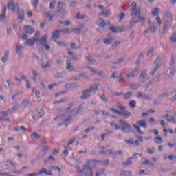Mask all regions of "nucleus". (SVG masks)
Masks as SVG:
<instances>
[{"instance_id": "nucleus-28", "label": "nucleus", "mask_w": 176, "mask_h": 176, "mask_svg": "<svg viewBox=\"0 0 176 176\" xmlns=\"http://www.w3.org/2000/svg\"><path fill=\"white\" fill-rule=\"evenodd\" d=\"M110 111H111L113 115H117V116H120L123 115L122 112H120V111L116 110V109H114V108H111V109H110Z\"/></svg>"}, {"instance_id": "nucleus-11", "label": "nucleus", "mask_w": 176, "mask_h": 176, "mask_svg": "<svg viewBox=\"0 0 176 176\" xmlns=\"http://www.w3.org/2000/svg\"><path fill=\"white\" fill-rule=\"evenodd\" d=\"M16 53L17 54V56L20 58L24 56V51L23 50V47L19 44L16 45Z\"/></svg>"}, {"instance_id": "nucleus-4", "label": "nucleus", "mask_w": 176, "mask_h": 176, "mask_svg": "<svg viewBox=\"0 0 176 176\" xmlns=\"http://www.w3.org/2000/svg\"><path fill=\"white\" fill-rule=\"evenodd\" d=\"M7 8L9 11L13 13H17L20 11L19 6L18 3H16L14 0H8L7 2Z\"/></svg>"}, {"instance_id": "nucleus-14", "label": "nucleus", "mask_w": 176, "mask_h": 176, "mask_svg": "<svg viewBox=\"0 0 176 176\" xmlns=\"http://www.w3.org/2000/svg\"><path fill=\"white\" fill-rule=\"evenodd\" d=\"M110 30L113 33H120V32H123L124 30V28L122 27L112 26L110 28Z\"/></svg>"}, {"instance_id": "nucleus-15", "label": "nucleus", "mask_w": 176, "mask_h": 176, "mask_svg": "<svg viewBox=\"0 0 176 176\" xmlns=\"http://www.w3.org/2000/svg\"><path fill=\"white\" fill-rule=\"evenodd\" d=\"M139 74V69L138 68H135L132 73L129 74H126V78H134L135 76H137Z\"/></svg>"}, {"instance_id": "nucleus-53", "label": "nucleus", "mask_w": 176, "mask_h": 176, "mask_svg": "<svg viewBox=\"0 0 176 176\" xmlns=\"http://www.w3.org/2000/svg\"><path fill=\"white\" fill-rule=\"evenodd\" d=\"M122 175L125 176H131L132 175V172L131 171H124L122 173Z\"/></svg>"}, {"instance_id": "nucleus-44", "label": "nucleus", "mask_w": 176, "mask_h": 176, "mask_svg": "<svg viewBox=\"0 0 176 176\" xmlns=\"http://www.w3.org/2000/svg\"><path fill=\"white\" fill-rule=\"evenodd\" d=\"M137 105V102H135V100H131L129 102V107L134 109Z\"/></svg>"}, {"instance_id": "nucleus-47", "label": "nucleus", "mask_w": 176, "mask_h": 176, "mask_svg": "<svg viewBox=\"0 0 176 176\" xmlns=\"http://www.w3.org/2000/svg\"><path fill=\"white\" fill-rule=\"evenodd\" d=\"M170 41L173 43H176V32H174L173 36L170 37Z\"/></svg>"}, {"instance_id": "nucleus-17", "label": "nucleus", "mask_w": 176, "mask_h": 176, "mask_svg": "<svg viewBox=\"0 0 176 176\" xmlns=\"http://www.w3.org/2000/svg\"><path fill=\"white\" fill-rule=\"evenodd\" d=\"M163 21L166 23H170L172 21V15L170 13H166V14L164 15Z\"/></svg>"}, {"instance_id": "nucleus-23", "label": "nucleus", "mask_w": 176, "mask_h": 176, "mask_svg": "<svg viewBox=\"0 0 176 176\" xmlns=\"http://www.w3.org/2000/svg\"><path fill=\"white\" fill-rule=\"evenodd\" d=\"M97 25L99 28H104L107 25V22H105L102 19H99L97 21Z\"/></svg>"}, {"instance_id": "nucleus-59", "label": "nucleus", "mask_w": 176, "mask_h": 176, "mask_svg": "<svg viewBox=\"0 0 176 176\" xmlns=\"http://www.w3.org/2000/svg\"><path fill=\"white\" fill-rule=\"evenodd\" d=\"M6 31H7V34L8 36H10L11 32H12L11 26H7Z\"/></svg>"}, {"instance_id": "nucleus-37", "label": "nucleus", "mask_w": 176, "mask_h": 176, "mask_svg": "<svg viewBox=\"0 0 176 176\" xmlns=\"http://www.w3.org/2000/svg\"><path fill=\"white\" fill-rule=\"evenodd\" d=\"M154 142L158 144H161L163 143V140L161 137H157L155 139H154Z\"/></svg>"}, {"instance_id": "nucleus-45", "label": "nucleus", "mask_w": 176, "mask_h": 176, "mask_svg": "<svg viewBox=\"0 0 176 176\" xmlns=\"http://www.w3.org/2000/svg\"><path fill=\"white\" fill-rule=\"evenodd\" d=\"M80 47V45H77L75 43H73L71 44V48L72 50H78Z\"/></svg>"}, {"instance_id": "nucleus-30", "label": "nucleus", "mask_w": 176, "mask_h": 176, "mask_svg": "<svg viewBox=\"0 0 176 176\" xmlns=\"http://www.w3.org/2000/svg\"><path fill=\"white\" fill-rule=\"evenodd\" d=\"M76 18L78 19H85V21H89V18L87 15H80L79 13H77Z\"/></svg>"}, {"instance_id": "nucleus-12", "label": "nucleus", "mask_w": 176, "mask_h": 176, "mask_svg": "<svg viewBox=\"0 0 176 176\" xmlns=\"http://www.w3.org/2000/svg\"><path fill=\"white\" fill-rule=\"evenodd\" d=\"M17 13V20L19 23H23L25 21V12L24 11L20 10L19 11L16 12Z\"/></svg>"}, {"instance_id": "nucleus-31", "label": "nucleus", "mask_w": 176, "mask_h": 176, "mask_svg": "<svg viewBox=\"0 0 176 176\" xmlns=\"http://www.w3.org/2000/svg\"><path fill=\"white\" fill-rule=\"evenodd\" d=\"M66 88L69 89H74L78 87V85L76 83H67L65 85Z\"/></svg>"}, {"instance_id": "nucleus-2", "label": "nucleus", "mask_w": 176, "mask_h": 176, "mask_svg": "<svg viewBox=\"0 0 176 176\" xmlns=\"http://www.w3.org/2000/svg\"><path fill=\"white\" fill-rule=\"evenodd\" d=\"M119 123H120V125L121 126V127L113 122H111L110 126L113 129H115L116 131H118L121 129L123 133H131V126L126 121L120 120Z\"/></svg>"}, {"instance_id": "nucleus-63", "label": "nucleus", "mask_w": 176, "mask_h": 176, "mask_svg": "<svg viewBox=\"0 0 176 176\" xmlns=\"http://www.w3.org/2000/svg\"><path fill=\"white\" fill-rule=\"evenodd\" d=\"M8 7L6 6H3L2 8V14H6Z\"/></svg>"}, {"instance_id": "nucleus-19", "label": "nucleus", "mask_w": 176, "mask_h": 176, "mask_svg": "<svg viewBox=\"0 0 176 176\" xmlns=\"http://www.w3.org/2000/svg\"><path fill=\"white\" fill-rule=\"evenodd\" d=\"M85 62L87 64H89V65L95 64V60H94V58L91 55H89L88 56L86 57Z\"/></svg>"}, {"instance_id": "nucleus-39", "label": "nucleus", "mask_w": 176, "mask_h": 176, "mask_svg": "<svg viewBox=\"0 0 176 176\" xmlns=\"http://www.w3.org/2000/svg\"><path fill=\"white\" fill-rule=\"evenodd\" d=\"M124 16H125V13L122 12L119 14L118 16H117V19H118L119 22H120L124 19Z\"/></svg>"}, {"instance_id": "nucleus-60", "label": "nucleus", "mask_w": 176, "mask_h": 176, "mask_svg": "<svg viewBox=\"0 0 176 176\" xmlns=\"http://www.w3.org/2000/svg\"><path fill=\"white\" fill-rule=\"evenodd\" d=\"M142 156V155L140 153H135L134 155H133V159L135 160H138L139 158H140Z\"/></svg>"}, {"instance_id": "nucleus-50", "label": "nucleus", "mask_w": 176, "mask_h": 176, "mask_svg": "<svg viewBox=\"0 0 176 176\" xmlns=\"http://www.w3.org/2000/svg\"><path fill=\"white\" fill-rule=\"evenodd\" d=\"M56 43L59 47H63L65 45V42L64 41H56Z\"/></svg>"}, {"instance_id": "nucleus-58", "label": "nucleus", "mask_w": 176, "mask_h": 176, "mask_svg": "<svg viewBox=\"0 0 176 176\" xmlns=\"http://www.w3.org/2000/svg\"><path fill=\"white\" fill-rule=\"evenodd\" d=\"M34 16V14L32 11H28V12H26V16H28V18H32Z\"/></svg>"}, {"instance_id": "nucleus-25", "label": "nucleus", "mask_w": 176, "mask_h": 176, "mask_svg": "<svg viewBox=\"0 0 176 176\" xmlns=\"http://www.w3.org/2000/svg\"><path fill=\"white\" fill-rule=\"evenodd\" d=\"M66 63H67V69L68 71H74V67L72 65V60H66Z\"/></svg>"}, {"instance_id": "nucleus-24", "label": "nucleus", "mask_w": 176, "mask_h": 176, "mask_svg": "<svg viewBox=\"0 0 176 176\" xmlns=\"http://www.w3.org/2000/svg\"><path fill=\"white\" fill-rule=\"evenodd\" d=\"M10 52L7 51L6 54H4L3 56L1 58V60L3 63H6L8 59L9 58Z\"/></svg>"}, {"instance_id": "nucleus-13", "label": "nucleus", "mask_w": 176, "mask_h": 176, "mask_svg": "<svg viewBox=\"0 0 176 176\" xmlns=\"http://www.w3.org/2000/svg\"><path fill=\"white\" fill-rule=\"evenodd\" d=\"M23 32L25 34H32L34 33L35 30L32 26L25 25L23 26Z\"/></svg>"}, {"instance_id": "nucleus-35", "label": "nucleus", "mask_w": 176, "mask_h": 176, "mask_svg": "<svg viewBox=\"0 0 176 176\" xmlns=\"http://www.w3.org/2000/svg\"><path fill=\"white\" fill-rule=\"evenodd\" d=\"M60 32L63 34H71L72 31L69 28H67L65 29L60 30Z\"/></svg>"}, {"instance_id": "nucleus-38", "label": "nucleus", "mask_w": 176, "mask_h": 176, "mask_svg": "<svg viewBox=\"0 0 176 176\" xmlns=\"http://www.w3.org/2000/svg\"><path fill=\"white\" fill-rule=\"evenodd\" d=\"M159 12H160V9L158 8H155L152 10L151 14L153 16H157Z\"/></svg>"}, {"instance_id": "nucleus-10", "label": "nucleus", "mask_w": 176, "mask_h": 176, "mask_svg": "<svg viewBox=\"0 0 176 176\" xmlns=\"http://www.w3.org/2000/svg\"><path fill=\"white\" fill-rule=\"evenodd\" d=\"M53 168H54V166H50L49 168H47V169H41L39 172L38 174H46L47 175H50L52 176V170Z\"/></svg>"}, {"instance_id": "nucleus-16", "label": "nucleus", "mask_w": 176, "mask_h": 176, "mask_svg": "<svg viewBox=\"0 0 176 176\" xmlns=\"http://www.w3.org/2000/svg\"><path fill=\"white\" fill-rule=\"evenodd\" d=\"M87 69L90 71L93 74H97L98 76H102L103 75V72H98L96 69L91 67H87Z\"/></svg>"}, {"instance_id": "nucleus-57", "label": "nucleus", "mask_w": 176, "mask_h": 176, "mask_svg": "<svg viewBox=\"0 0 176 176\" xmlns=\"http://www.w3.org/2000/svg\"><path fill=\"white\" fill-rule=\"evenodd\" d=\"M23 130L24 132H25L27 131V129L23 127V126H21V127H19V128H14V131H19L21 130Z\"/></svg>"}, {"instance_id": "nucleus-41", "label": "nucleus", "mask_w": 176, "mask_h": 176, "mask_svg": "<svg viewBox=\"0 0 176 176\" xmlns=\"http://www.w3.org/2000/svg\"><path fill=\"white\" fill-rule=\"evenodd\" d=\"M140 87V85L138 83H132L130 85L131 89L135 90L138 89Z\"/></svg>"}, {"instance_id": "nucleus-49", "label": "nucleus", "mask_w": 176, "mask_h": 176, "mask_svg": "<svg viewBox=\"0 0 176 176\" xmlns=\"http://www.w3.org/2000/svg\"><path fill=\"white\" fill-rule=\"evenodd\" d=\"M131 96H132L131 92H128V93L124 94V98H125V99L131 98Z\"/></svg>"}, {"instance_id": "nucleus-8", "label": "nucleus", "mask_w": 176, "mask_h": 176, "mask_svg": "<svg viewBox=\"0 0 176 176\" xmlns=\"http://www.w3.org/2000/svg\"><path fill=\"white\" fill-rule=\"evenodd\" d=\"M77 171L78 174L85 175V176H92L93 171L92 169H90L88 166H85L82 170L77 168Z\"/></svg>"}, {"instance_id": "nucleus-62", "label": "nucleus", "mask_w": 176, "mask_h": 176, "mask_svg": "<svg viewBox=\"0 0 176 176\" xmlns=\"http://www.w3.org/2000/svg\"><path fill=\"white\" fill-rule=\"evenodd\" d=\"M32 74H33V76H34V78H33V80L34 82H36V77L38 76V73L36 71H33Z\"/></svg>"}, {"instance_id": "nucleus-29", "label": "nucleus", "mask_w": 176, "mask_h": 176, "mask_svg": "<svg viewBox=\"0 0 176 176\" xmlns=\"http://www.w3.org/2000/svg\"><path fill=\"white\" fill-rule=\"evenodd\" d=\"M111 15V11L109 10H105L104 12H102L99 14V16H108Z\"/></svg>"}, {"instance_id": "nucleus-18", "label": "nucleus", "mask_w": 176, "mask_h": 176, "mask_svg": "<svg viewBox=\"0 0 176 176\" xmlns=\"http://www.w3.org/2000/svg\"><path fill=\"white\" fill-rule=\"evenodd\" d=\"M41 67H43V69L45 71H47L51 68V65H50L49 61L45 60L43 62V63H41Z\"/></svg>"}, {"instance_id": "nucleus-64", "label": "nucleus", "mask_w": 176, "mask_h": 176, "mask_svg": "<svg viewBox=\"0 0 176 176\" xmlns=\"http://www.w3.org/2000/svg\"><path fill=\"white\" fill-rule=\"evenodd\" d=\"M155 122H156V121H155V119L153 118H151L149 119V124H152V125H153Z\"/></svg>"}, {"instance_id": "nucleus-51", "label": "nucleus", "mask_w": 176, "mask_h": 176, "mask_svg": "<svg viewBox=\"0 0 176 176\" xmlns=\"http://www.w3.org/2000/svg\"><path fill=\"white\" fill-rule=\"evenodd\" d=\"M56 6V1H52L50 3V9H55Z\"/></svg>"}, {"instance_id": "nucleus-40", "label": "nucleus", "mask_w": 176, "mask_h": 176, "mask_svg": "<svg viewBox=\"0 0 176 176\" xmlns=\"http://www.w3.org/2000/svg\"><path fill=\"white\" fill-rule=\"evenodd\" d=\"M175 73H176L175 69V68H171L170 69V72L168 74V78H172L174 76V75H175Z\"/></svg>"}, {"instance_id": "nucleus-27", "label": "nucleus", "mask_w": 176, "mask_h": 176, "mask_svg": "<svg viewBox=\"0 0 176 176\" xmlns=\"http://www.w3.org/2000/svg\"><path fill=\"white\" fill-rule=\"evenodd\" d=\"M85 28V25H80V27L78 28H75L73 31L74 32V33L77 34H79L81 33V31L82 30V28Z\"/></svg>"}, {"instance_id": "nucleus-43", "label": "nucleus", "mask_w": 176, "mask_h": 176, "mask_svg": "<svg viewBox=\"0 0 176 176\" xmlns=\"http://www.w3.org/2000/svg\"><path fill=\"white\" fill-rule=\"evenodd\" d=\"M124 142L128 144V145H133L134 140L133 138L127 139L125 140Z\"/></svg>"}, {"instance_id": "nucleus-21", "label": "nucleus", "mask_w": 176, "mask_h": 176, "mask_svg": "<svg viewBox=\"0 0 176 176\" xmlns=\"http://www.w3.org/2000/svg\"><path fill=\"white\" fill-rule=\"evenodd\" d=\"M60 31H54L52 36V39L56 41L58 38L60 37Z\"/></svg>"}, {"instance_id": "nucleus-42", "label": "nucleus", "mask_w": 176, "mask_h": 176, "mask_svg": "<svg viewBox=\"0 0 176 176\" xmlns=\"http://www.w3.org/2000/svg\"><path fill=\"white\" fill-rule=\"evenodd\" d=\"M58 12L60 14L63 18L67 14V12L65 9H60L58 10Z\"/></svg>"}, {"instance_id": "nucleus-32", "label": "nucleus", "mask_w": 176, "mask_h": 176, "mask_svg": "<svg viewBox=\"0 0 176 176\" xmlns=\"http://www.w3.org/2000/svg\"><path fill=\"white\" fill-rule=\"evenodd\" d=\"M44 16L46 19H48L49 21H51L52 18L54 17V15H51L50 12H44Z\"/></svg>"}, {"instance_id": "nucleus-1", "label": "nucleus", "mask_w": 176, "mask_h": 176, "mask_svg": "<svg viewBox=\"0 0 176 176\" xmlns=\"http://www.w3.org/2000/svg\"><path fill=\"white\" fill-rule=\"evenodd\" d=\"M130 12L133 16L132 21H131V25H132V26L138 23V21L144 23L146 21L145 17L140 16L141 9L137 8V3L135 2H133L132 4H131Z\"/></svg>"}, {"instance_id": "nucleus-33", "label": "nucleus", "mask_w": 176, "mask_h": 176, "mask_svg": "<svg viewBox=\"0 0 176 176\" xmlns=\"http://www.w3.org/2000/svg\"><path fill=\"white\" fill-rule=\"evenodd\" d=\"M160 67H161V63H159L157 65L156 67L154 68V69L150 72V75L153 76V75L155 74V73L160 68Z\"/></svg>"}, {"instance_id": "nucleus-34", "label": "nucleus", "mask_w": 176, "mask_h": 176, "mask_svg": "<svg viewBox=\"0 0 176 176\" xmlns=\"http://www.w3.org/2000/svg\"><path fill=\"white\" fill-rule=\"evenodd\" d=\"M136 96L138 98L148 99V96L145 94L138 93Z\"/></svg>"}, {"instance_id": "nucleus-46", "label": "nucleus", "mask_w": 176, "mask_h": 176, "mask_svg": "<svg viewBox=\"0 0 176 176\" xmlns=\"http://www.w3.org/2000/svg\"><path fill=\"white\" fill-rule=\"evenodd\" d=\"M6 20V15L5 14H0V22L4 23Z\"/></svg>"}, {"instance_id": "nucleus-52", "label": "nucleus", "mask_w": 176, "mask_h": 176, "mask_svg": "<svg viewBox=\"0 0 176 176\" xmlns=\"http://www.w3.org/2000/svg\"><path fill=\"white\" fill-rule=\"evenodd\" d=\"M100 98L103 100L104 102H107L108 100L107 98V97H105L104 94H101L100 95Z\"/></svg>"}, {"instance_id": "nucleus-54", "label": "nucleus", "mask_w": 176, "mask_h": 176, "mask_svg": "<svg viewBox=\"0 0 176 176\" xmlns=\"http://www.w3.org/2000/svg\"><path fill=\"white\" fill-rule=\"evenodd\" d=\"M38 1H39V0H33L32 6H33V8H34L35 9L37 8L38 2Z\"/></svg>"}, {"instance_id": "nucleus-9", "label": "nucleus", "mask_w": 176, "mask_h": 176, "mask_svg": "<svg viewBox=\"0 0 176 176\" xmlns=\"http://www.w3.org/2000/svg\"><path fill=\"white\" fill-rule=\"evenodd\" d=\"M36 42H37V43H38V42H39V40H38L36 38H29V39L25 41L24 44H25V45L32 47L35 45Z\"/></svg>"}, {"instance_id": "nucleus-20", "label": "nucleus", "mask_w": 176, "mask_h": 176, "mask_svg": "<svg viewBox=\"0 0 176 176\" xmlns=\"http://www.w3.org/2000/svg\"><path fill=\"white\" fill-rule=\"evenodd\" d=\"M148 78L146 76V72H142V74L140 75V82H144L148 80Z\"/></svg>"}, {"instance_id": "nucleus-36", "label": "nucleus", "mask_w": 176, "mask_h": 176, "mask_svg": "<svg viewBox=\"0 0 176 176\" xmlns=\"http://www.w3.org/2000/svg\"><path fill=\"white\" fill-rule=\"evenodd\" d=\"M116 107L118 108L120 110L124 111L126 109V107L122 105L120 103H116Z\"/></svg>"}, {"instance_id": "nucleus-5", "label": "nucleus", "mask_w": 176, "mask_h": 176, "mask_svg": "<svg viewBox=\"0 0 176 176\" xmlns=\"http://www.w3.org/2000/svg\"><path fill=\"white\" fill-rule=\"evenodd\" d=\"M139 126L142 128H146L148 125L146 124V122L144 120L137 121L136 124H133V126L138 133V134L142 135L144 134V132L141 130V128Z\"/></svg>"}, {"instance_id": "nucleus-56", "label": "nucleus", "mask_w": 176, "mask_h": 176, "mask_svg": "<svg viewBox=\"0 0 176 176\" xmlns=\"http://www.w3.org/2000/svg\"><path fill=\"white\" fill-rule=\"evenodd\" d=\"M113 40L111 38H107L104 40V43L109 45L112 43Z\"/></svg>"}, {"instance_id": "nucleus-6", "label": "nucleus", "mask_w": 176, "mask_h": 176, "mask_svg": "<svg viewBox=\"0 0 176 176\" xmlns=\"http://www.w3.org/2000/svg\"><path fill=\"white\" fill-rule=\"evenodd\" d=\"M98 90V85H95L91 87L90 89L85 91L83 93V95L81 97V98L82 99L89 98L94 94H95V92L97 91Z\"/></svg>"}, {"instance_id": "nucleus-3", "label": "nucleus", "mask_w": 176, "mask_h": 176, "mask_svg": "<svg viewBox=\"0 0 176 176\" xmlns=\"http://www.w3.org/2000/svg\"><path fill=\"white\" fill-rule=\"evenodd\" d=\"M156 22L157 23L155 24V23H152L151 21H149V29L145 30L144 31V35L147 34L148 32H151L152 34L155 33L156 30L162 23L160 16H157L156 17Z\"/></svg>"}, {"instance_id": "nucleus-26", "label": "nucleus", "mask_w": 176, "mask_h": 176, "mask_svg": "<svg viewBox=\"0 0 176 176\" xmlns=\"http://www.w3.org/2000/svg\"><path fill=\"white\" fill-rule=\"evenodd\" d=\"M142 142H143L142 138V137H139L138 140H137L135 141L133 140V146H140V142L142 143Z\"/></svg>"}, {"instance_id": "nucleus-7", "label": "nucleus", "mask_w": 176, "mask_h": 176, "mask_svg": "<svg viewBox=\"0 0 176 176\" xmlns=\"http://www.w3.org/2000/svg\"><path fill=\"white\" fill-rule=\"evenodd\" d=\"M47 38H48V35L45 34L43 38H41L38 43V45H41V47H43L46 50H50L51 47L50 45H47Z\"/></svg>"}, {"instance_id": "nucleus-48", "label": "nucleus", "mask_w": 176, "mask_h": 176, "mask_svg": "<svg viewBox=\"0 0 176 176\" xmlns=\"http://www.w3.org/2000/svg\"><path fill=\"white\" fill-rule=\"evenodd\" d=\"M32 94H36V96L37 98H40L41 94H40V91H38L37 89H32Z\"/></svg>"}, {"instance_id": "nucleus-61", "label": "nucleus", "mask_w": 176, "mask_h": 176, "mask_svg": "<svg viewBox=\"0 0 176 176\" xmlns=\"http://www.w3.org/2000/svg\"><path fill=\"white\" fill-rule=\"evenodd\" d=\"M63 7H64L63 3L61 1H59L58 3V8L61 10L63 8Z\"/></svg>"}, {"instance_id": "nucleus-55", "label": "nucleus", "mask_w": 176, "mask_h": 176, "mask_svg": "<svg viewBox=\"0 0 176 176\" xmlns=\"http://www.w3.org/2000/svg\"><path fill=\"white\" fill-rule=\"evenodd\" d=\"M122 115H120V116H126L127 117H130L131 116V113L129 111L122 112Z\"/></svg>"}, {"instance_id": "nucleus-22", "label": "nucleus", "mask_w": 176, "mask_h": 176, "mask_svg": "<svg viewBox=\"0 0 176 176\" xmlns=\"http://www.w3.org/2000/svg\"><path fill=\"white\" fill-rule=\"evenodd\" d=\"M164 119H166L168 122H171L173 124H176V116L172 117L171 119L169 118V116L168 114L164 116Z\"/></svg>"}]
</instances>
